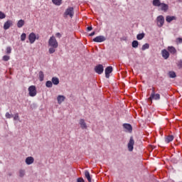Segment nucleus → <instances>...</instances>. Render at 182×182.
<instances>
[{"instance_id":"nucleus-33","label":"nucleus","mask_w":182,"mask_h":182,"mask_svg":"<svg viewBox=\"0 0 182 182\" xmlns=\"http://www.w3.org/2000/svg\"><path fill=\"white\" fill-rule=\"evenodd\" d=\"M168 75H169V77L172 78H174L176 76V73L174 71H170L168 73Z\"/></svg>"},{"instance_id":"nucleus-7","label":"nucleus","mask_w":182,"mask_h":182,"mask_svg":"<svg viewBox=\"0 0 182 182\" xmlns=\"http://www.w3.org/2000/svg\"><path fill=\"white\" fill-rule=\"evenodd\" d=\"M156 23L159 28H161V26H163V25H164V16H163L161 15L159 16L156 18Z\"/></svg>"},{"instance_id":"nucleus-20","label":"nucleus","mask_w":182,"mask_h":182,"mask_svg":"<svg viewBox=\"0 0 182 182\" xmlns=\"http://www.w3.org/2000/svg\"><path fill=\"white\" fill-rule=\"evenodd\" d=\"M173 140H174V136L173 135H169L165 137L166 143H171V141H173Z\"/></svg>"},{"instance_id":"nucleus-29","label":"nucleus","mask_w":182,"mask_h":182,"mask_svg":"<svg viewBox=\"0 0 182 182\" xmlns=\"http://www.w3.org/2000/svg\"><path fill=\"white\" fill-rule=\"evenodd\" d=\"M150 48L149 43H145L141 47V50H146V49H149Z\"/></svg>"},{"instance_id":"nucleus-35","label":"nucleus","mask_w":182,"mask_h":182,"mask_svg":"<svg viewBox=\"0 0 182 182\" xmlns=\"http://www.w3.org/2000/svg\"><path fill=\"white\" fill-rule=\"evenodd\" d=\"M2 59H3V60H4V62H8V60H9V59H11V56L4 55Z\"/></svg>"},{"instance_id":"nucleus-8","label":"nucleus","mask_w":182,"mask_h":182,"mask_svg":"<svg viewBox=\"0 0 182 182\" xmlns=\"http://www.w3.org/2000/svg\"><path fill=\"white\" fill-rule=\"evenodd\" d=\"M95 70L98 75H102L103 73V70H105V69L103 68V65H97V66H95Z\"/></svg>"},{"instance_id":"nucleus-31","label":"nucleus","mask_w":182,"mask_h":182,"mask_svg":"<svg viewBox=\"0 0 182 182\" xmlns=\"http://www.w3.org/2000/svg\"><path fill=\"white\" fill-rule=\"evenodd\" d=\"M18 176L19 177H23L25 176V170L20 169L18 171Z\"/></svg>"},{"instance_id":"nucleus-2","label":"nucleus","mask_w":182,"mask_h":182,"mask_svg":"<svg viewBox=\"0 0 182 182\" xmlns=\"http://www.w3.org/2000/svg\"><path fill=\"white\" fill-rule=\"evenodd\" d=\"M74 15L75 9H73V7H68L63 14L64 18H68V16H70V18H73Z\"/></svg>"},{"instance_id":"nucleus-17","label":"nucleus","mask_w":182,"mask_h":182,"mask_svg":"<svg viewBox=\"0 0 182 182\" xmlns=\"http://www.w3.org/2000/svg\"><path fill=\"white\" fill-rule=\"evenodd\" d=\"M160 7L161 11H163L164 12H167V11H168V4L161 3Z\"/></svg>"},{"instance_id":"nucleus-37","label":"nucleus","mask_w":182,"mask_h":182,"mask_svg":"<svg viewBox=\"0 0 182 182\" xmlns=\"http://www.w3.org/2000/svg\"><path fill=\"white\" fill-rule=\"evenodd\" d=\"M176 65L178 66V68L179 69H181L182 68V60H179L177 63H176Z\"/></svg>"},{"instance_id":"nucleus-5","label":"nucleus","mask_w":182,"mask_h":182,"mask_svg":"<svg viewBox=\"0 0 182 182\" xmlns=\"http://www.w3.org/2000/svg\"><path fill=\"white\" fill-rule=\"evenodd\" d=\"M36 39H39V36H36V34L35 33H31L28 36V41L30 43L33 44L35 43V41Z\"/></svg>"},{"instance_id":"nucleus-30","label":"nucleus","mask_w":182,"mask_h":182,"mask_svg":"<svg viewBox=\"0 0 182 182\" xmlns=\"http://www.w3.org/2000/svg\"><path fill=\"white\" fill-rule=\"evenodd\" d=\"M6 53L7 55H11V53H12V48H11L10 46L7 47L6 49Z\"/></svg>"},{"instance_id":"nucleus-28","label":"nucleus","mask_w":182,"mask_h":182,"mask_svg":"<svg viewBox=\"0 0 182 182\" xmlns=\"http://www.w3.org/2000/svg\"><path fill=\"white\" fill-rule=\"evenodd\" d=\"M144 33H139L136 36V39L138 41H141V39H143L144 38Z\"/></svg>"},{"instance_id":"nucleus-9","label":"nucleus","mask_w":182,"mask_h":182,"mask_svg":"<svg viewBox=\"0 0 182 182\" xmlns=\"http://www.w3.org/2000/svg\"><path fill=\"white\" fill-rule=\"evenodd\" d=\"M123 128L127 133H132L133 132V127L130 124H124Z\"/></svg>"},{"instance_id":"nucleus-24","label":"nucleus","mask_w":182,"mask_h":182,"mask_svg":"<svg viewBox=\"0 0 182 182\" xmlns=\"http://www.w3.org/2000/svg\"><path fill=\"white\" fill-rule=\"evenodd\" d=\"M38 75L40 82H43V79H45V74H43V71H40Z\"/></svg>"},{"instance_id":"nucleus-23","label":"nucleus","mask_w":182,"mask_h":182,"mask_svg":"<svg viewBox=\"0 0 182 182\" xmlns=\"http://www.w3.org/2000/svg\"><path fill=\"white\" fill-rule=\"evenodd\" d=\"M152 4L154 6H158V7H160V6L161 5V2L160 1V0H153Z\"/></svg>"},{"instance_id":"nucleus-21","label":"nucleus","mask_w":182,"mask_h":182,"mask_svg":"<svg viewBox=\"0 0 182 182\" xmlns=\"http://www.w3.org/2000/svg\"><path fill=\"white\" fill-rule=\"evenodd\" d=\"M85 176L87 178L88 182H92V178L90 177V173L89 171H85Z\"/></svg>"},{"instance_id":"nucleus-42","label":"nucleus","mask_w":182,"mask_h":182,"mask_svg":"<svg viewBox=\"0 0 182 182\" xmlns=\"http://www.w3.org/2000/svg\"><path fill=\"white\" fill-rule=\"evenodd\" d=\"M55 36H57V38H62V35L60 34V33H57L55 34Z\"/></svg>"},{"instance_id":"nucleus-1","label":"nucleus","mask_w":182,"mask_h":182,"mask_svg":"<svg viewBox=\"0 0 182 182\" xmlns=\"http://www.w3.org/2000/svg\"><path fill=\"white\" fill-rule=\"evenodd\" d=\"M48 46H50L48 52L50 55L56 52V49L58 46H59V44L58 43V41H56V38H55V36H51L50 38L48 41Z\"/></svg>"},{"instance_id":"nucleus-38","label":"nucleus","mask_w":182,"mask_h":182,"mask_svg":"<svg viewBox=\"0 0 182 182\" xmlns=\"http://www.w3.org/2000/svg\"><path fill=\"white\" fill-rule=\"evenodd\" d=\"M5 18H6V15L4 12L0 11V19H5Z\"/></svg>"},{"instance_id":"nucleus-13","label":"nucleus","mask_w":182,"mask_h":182,"mask_svg":"<svg viewBox=\"0 0 182 182\" xmlns=\"http://www.w3.org/2000/svg\"><path fill=\"white\" fill-rule=\"evenodd\" d=\"M161 55L164 59H168V58H170V53L166 49L161 50Z\"/></svg>"},{"instance_id":"nucleus-6","label":"nucleus","mask_w":182,"mask_h":182,"mask_svg":"<svg viewBox=\"0 0 182 182\" xmlns=\"http://www.w3.org/2000/svg\"><path fill=\"white\" fill-rule=\"evenodd\" d=\"M28 92L29 96L31 97H35V95H36V87H35V85H31L28 87Z\"/></svg>"},{"instance_id":"nucleus-10","label":"nucleus","mask_w":182,"mask_h":182,"mask_svg":"<svg viewBox=\"0 0 182 182\" xmlns=\"http://www.w3.org/2000/svg\"><path fill=\"white\" fill-rule=\"evenodd\" d=\"M112 72H113V67L108 66L105 68V77H107V79L110 77V73H112Z\"/></svg>"},{"instance_id":"nucleus-34","label":"nucleus","mask_w":182,"mask_h":182,"mask_svg":"<svg viewBox=\"0 0 182 182\" xmlns=\"http://www.w3.org/2000/svg\"><path fill=\"white\" fill-rule=\"evenodd\" d=\"M26 39V33H23L21 36V41L23 42Z\"/></svg>"},{"instance_id":"nucleus-43","label":"nucleus","mask_w":182,"mask_h":182,"mask_svg":"<svg viewBox=\"0 0 182 182\" xmlns=\"http://www.w3.org/2000/svg\"><path fill=\"white\" fill-rule=\"evenodd\" d=\"M92 29H93V28H92V26H88V27L87 28V30L88 31H92Z\"/></svg>"},{"instance_id":"nucleus-26","label":"nucleus","mask_w":182,"mask_h":182,"mask_svg":"<svg viewBox=\"0 0 182 182\" xmlns=\"http://www.w3.org/2000/svg\"><path fill=\"white\" fill-rule=\"evenodd\" d=\"M23 25H25V21H23L22 19L19 20L17 23L18 28H22V26H23Z\"/></svg>"},{"instance_id":"nucleus-25","label":"nucleus","mask_w":182,"mask_h":182,"mask_svg":"<svg viewBox=\"0 0 182 182\" xmlns=\"http://www.w3.org/2000/svg\"><path fill=\"white\" fill-rule=\"evenodd\" d=\"M52 2L57 6H60V5H62V0H52Z\"/></svg>"},{"instance_id":"nucleus-44","label":"nucleus","mask_w":182,"mask_h":182,"mask_svg":"<svg viewBox=\"0 0 182 182\" xmlns=\"http://www.w3.org/2000/svg\"><path fill=\"white\" fill-rule=\"evenodd\" d=\"M95 33H96V32L94 31V32L91 33L89 35V36H95Z\"/></svg>"},{"instance_id":"nucleus-41","label":"nucleus","mask_w":182,"mask_h":182,"mask_svg":"<svg viewBox=\"0 0 182 182\" xmlns=\"http://www.w3.org/2000/svg\"><path fill=\"white\" fill-rule=\"evenodd\" d=\"M77 182H85V180L83 179V178H78L77 179Z\"/></svg>"},{"instance_id":"nucleus-22","label":"nucleus","mask_w":182,"mask_h":182,"mask_svg":"<svg viewBox=\"0 0 182 182\" xmlns=\"http://www.w3.org/2000/svg\"><path fill=\"white\" fill-rule=\"evenodd\" d=\"M51 82L53 83V85H59V78L56 77H53L51 79Z\"/></svg>"},{"instance_id":"nucleus-16","label":"nucleus","mask_w":182,"mask_h":182,"mask_svg":"<svg viewBox=\"0 0 182 182\" xmlns=\"http://www.w3.org/2000/svg\"><path fill=\"white\" fill-rule=\"evenodd\" d=\"M65 99H66L65 96L58 95L57 97V101H58V105H62L63 102H65Z\"/></svg>"},{"instance_id":"nucleus-39","label":"nucleus","mask_w":182,"mask_h":182,"mask_svg":"<svg viewBox=\"0 0 182 182\" xmlns=\"http://www.w3.org/2000/svg\"><path fill=\"white\" fill-rule=\"evenodd\" d=\"M14 117V114H9V112L6 113V119H12Z\"/></svg>"},{"instance_id":"nucleus-3","label":"nucleus","mask_w":182,"mask_h":182,"mask_svg":"<svg viewBox=\"0 0 182 182\" xmlns=\"http://www.w3.org/2000/svg\"><path fill=\"white\" fill-rule=\"evenodd\" d=\"M151 90H152V92L148 100H150L151 102L152 100H160V94H156V88L152 87Z\"/></svg>"},{"instance_id":"nucleus-40","label":"nucleus","mask_w":182,"mask_h":182,"mask_svg":"<svg viewBox=\"0 0 182 182\" xmlns=\"http://www.w3.org/2000/svg\"><path fill=\"white\" fill-rule=\"evenodd\" d=\"M176 43H182V38H176Z\"/></svg>"},{"instance_id":"nucleus-27","label":"nucleus","mask_w":182,"mask_h":182,"mask_svg":"<svg viewBox=\"0 0 182 182\" xmlns=\"http://www.w3.org/2000/svg\"><path fill=\"white\" fill-rule=\"evenodd\" d=\"M132 48H134L135 49L139 48V41H133L132 43Z\"/></svg>"},{"instance_id":"nucleus-14","label":"nucleus","mask_w":182,"mask_h":182,"mask_svg":"<svg viewBox=\"0 0 182 182\" xmlns=\"http://www.w3.org/2000/svg\"><path fill=\"white\" fill-rule=\"evenodd\" d=\"M33 161H35V159L32 156H28L26 159V164L28 166H31V164H33Z\"/></svg>"},{"instance_id":"nucleus-19","label":"nucleus","mask_w":182,"mask_h":182,"mask_svg":"<svg viewBox=\"0 0 182 182\" xmlns=\"http://www.w3.org/2000/svg\"><path fill=\"white\" fill-rule=\"evenodd\" d=\"M11 25H12V21H7L6 23H4V29L5 31H7V29H9V28H11Z\"/></svg>"},{"instance_id":"nucleus-32","label":"nucleus","mask_w":182,"mask_h":182,"mask_svg":"<svg viewBox=\"0 0 182 182\" xmlns=\"http://www.w3.org/2000/svg\"><path fill=\"white\" fill-rule=\"evenodd\" d=\"M46 87H52V86H53V84L52 81L48 80L46 82Z\"/></svg>"},{"instance_id":"nucleus-36","label":"nucleus","mask_w":182,"mask_h":182,"mask_svg":"<svg viewBox=\"0 0 182 182\" xmlns=\"http://www.w3.org/2000/svg\"><path fill=\"white\" fill-rule=\"evenodd\" d=\"M13 117H14V121L20 120L19 114H18V113H16V114H14V116L13 115Z\"/></svg>"},{"instance_id":"nucleus-18","label":"nucleus","mask_w":182,"mask_h":182,"mask_svg":"<svg viewBox=\"0 0 182 182\" xmlns=\"http://www.w3.org/2000/svg\"><path fill=\"white\" fill-rule=\"evenodd\" d=\"M176 20H177V17H176L174 16H167L166 17V21L168 23H170L172 21H176Z\"/></svg>"},{"instance_id":"nucleus-15","label":"nucleus","mask_w":182,"mask_h":182,"mask_svg":"<svg viewBox=\"0 0 182 182\" xmlns=\"http://www.w3.org/2000/svg\"><path fill=\"white\" fill-rule=\"evenodd\" d=\"M168 50L171 55H177V50L174 46H168Z\"/></svg>"},{"instance_id":"nucleus-4","label":"nucleus","mask_w":182,"mask_h":182,"mask_svg":"<svg viewBox=\"0 0 182 182\" xmlns=\"http://www.w3.org/2000/svg\"><path fill=\"white\" fill-rule=\"evenodd\" d=\"M129 151H133L134 149V139L133 136H130L129 141L127 144Z\"/></svg>"},{"instance_id":"nucleus-11","label":"nucleus","mask_w":182,"mask_h":182,"mask_svg":"<svg viewBox=\"0 0 182 182\" xmlns=\"http://www.w3.org/2000/svg\"><path fill=\"white\" fill-rule=\"evenodd\" d=\"M105 41H106V37H105V36H98L93 38V42L97 43L105 42Z\"/></svg>"},{"instance_id":"nucleus-12","label":"nucleus","mask_w":182,"mask_h":182,"mask_svg":"<svg viewBox=\"0 0 182 182\" xmlns=\"http://www.w3.org/2000/svg\"><path fill=\"white\" fill-rule=\"evenodd\" d=\"M79 124L82 130L87 129V125L86 124V122H85V119H80L79 121Z\"/></svg>"}]
</instances>
